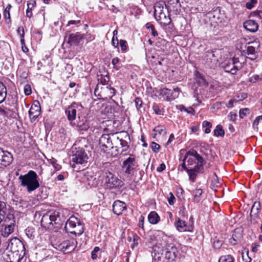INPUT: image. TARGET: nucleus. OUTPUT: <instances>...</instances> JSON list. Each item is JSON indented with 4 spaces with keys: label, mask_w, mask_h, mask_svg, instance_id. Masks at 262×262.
Instances as JSON below:
<instances>
[{
    "label": "nucleus",
    "mask_w": 262,
    "mask_h": 262,
    "mask_svg": "<svg viewBox=\"0 0 262 262\" xmlns=\"http://www.w3.org/2000/svg\"><path fill=\"white\" fill-rule=\"evenodd\" d=\"M11 8V6L10 5H8L4 11V16L6 20L8 19V21L7 23L10 22V9Z\"/></svg>",
    "instance_id": "50"
},
{
    "label": "nucleus",
    "mask_w": 262,
    "mask_h": 262,
    "mask_svg": "<svg viewBox=\"0 0 262 262\" xmlns=\"http://www.w3.org/2000/svg\"><path fill=\"white\" fill-rule=\"evenodd\" d=\"M115 136L113 134H103L99 139V144L101 150L104 152L115 148L114 138Z\"/></svg>",
    "instance_id": "10"
},
{
    "label": "nucleus",
    "mask_w": 262,
    "mask_h": 262,
    "mask_svg": "<svg viewBox=\"0 0 262 262\" xmlns=\"http://www.w3.org/2000/svg\"><path fill=\"white\" fill-rule=\"evenodd\" d=\"M52 223L49 213H47L42 216L40 222L41 226L42 227L50 229L53 226Z\"/></svg>",
    "instance_id": "30"
},
{
    "label": "nucleus",
    "mask_w": 262,
    "mask_h": 262,
    "mask_svg": "<svg viewBox=\"0 0 262 262\" xmlns=\"http://www.w3.org/2000/svg\"><path fill=\"white\" fill-rule=\"evenodd\" d=\"M120 61V59L118 57L114 58L112 60V63L114 66V68L116 70H119L120 69V66L117 65Z\"/></svg>",
    "instance_id": "57"
},
{
    "label": "nucleus",
    "mask_w": 262,
    "mask_h": 262,
    "mask_svg": "<svg viewBox=\"0 0 262 262\" xmlns=\"http://www.w3.org/2000/svg\"><path fill=\"white\" fill-rule=\"evenodd\" d=\"M160 216L155 211L150 212L148 215V220L151 224H157L160 221Z\"/></svg>",
    "instance_id": "31"
},
{
    "label": "nucleus",
    "mask_w": 262,
    "mask_h": 262,
    "mask_svg": "<svg viewBox=\"0 0 262 262\" xmlns=\"http://www.w3.org/2000/svg\"><path fill=\"white\" fill-rule=\"evenodd\" d=\"M7 95V88L5 84L0 81V104L6 99Z\"/></svg>",
    "instance_id": "33"
},
{
    "label": "nucleus",
    "mask_w": 262,
    "mask_h": 262,
    "mask_svg": "<svg viewBox=\"0 0 262 262\" xmlns=\"http://www.w3.org/2000/svg\"><path fill=\"white\" fill-rule=\"evenodd\" d=\"M80 223V221L77 217L71 216L65 225V230L67 232L70 233V231H72V229L76 227L77 225Z\"/></svg>",
    "instance_id": "23"
},
{
    "label": "nucleus",
    "mask_w": 262,
    "mask_h": 262,
    "mask_svg": "<svg viewBox=\"0 0 262 262\" xmlns=\"http://www.w3.org/2000/svg\"><path fill=\"white\" fill-rule=\"evenodd\" d=\"M262 80V73L260 75H254L249 78V81L251 83H255Z\"/></svg>",
    "instance_id": "46"
},
{
    "label": "nucleus",
    "mask_w": 262,
    "mask_h": 262,
    "mask_svg": "<svg viewBox=\"0 0 262 262\" xmlns=\"http://www.w3.org/2000/svg\"><path fill=\"white\" fill-rule=\"evenodd\" d=\"M188 156H192L196 157V160L198 162H204V159H203V157L201 156H200L195 150H194L193 149H190L189 151H188L186 153V154L184 156V158L183 159V163L181 165L182 168L183 169L186 170V171L189 169L186 167V163H185V161L187 159Z\"/></svg>",
    "instance_id": "15"
},
{
    "label": "nucleus",
    "mask_w": 262,
    "mask_h": 262,
    "mask_svg": "<svg viewBox=\"0 0 262 262\" xmlns=\"http://www.w3.org/2000/svg\"><path fill=\"white\" fill-rule=\"evenodd\" d=\"M213 133L214 135L217 137H224L225 135V132L221 125H217L214 130Z\"/></svg>",
    "instance_id": "38"
},
{
    "label": "nucleus",
    "mask_w": 262,
    "mask_h": 262,
    "mask_svg": "<svg viewBox=\"0 0 262 262\" xmlns=\"http://www.w3.org/2000/svg\"><path fill=\"white\" fill-rule=\"evenodd\" d=\"M244 27L251 32H256L258 28V24L253 20H248L244 23Z\"/></svg>",
    "instance_id": "28"
},
{
    "label": "nucleus",
    "mask_w": 262,
    "mask_h": 262,
    "mask_svg": "<svg viewBox=\"0 0 262 262\" xmlns=\"http://www.w3.org/2000/svg\"><path fill=\"white\" fill-rule=\"evenodd\" d=\"M164 8L166 9V3L164 1L160 0L156 2L154 4V16L164 12Z\"/></svg>",
    "instance_id": "29"
},
{
    "label": "nucleus",
    "mask_w": 262,
    "mask_h": 262,
    "mask_svg": "<svg viewBox=\"0 0 262 262\" xmlns=\"http://www.w3.org/2000/svg\"><path fill=\"white\" fill-rule=\"evenodd\" d=\"M76 243V241L73 238L66 240L57 245L56 248L65 253H69L75 249Z\"/></svg>",
    "instance_id": "11"
},
{
    "label": "nucleus",
    "mask_w": 262,
    "mask_h": 262,
    "mask_svg": "<svg viewBox=\"0 0 262 262\" xmlns=\"http://www.w3.org/2000/svg\"><path fill=\"white\" fill-rule=\"evenodd\" d=\"M150 147L152 150L155 153H157L158 152H159L160 148V146L155 142H152L151 143Z\"/></svg>",
    "instance_id": "58"
},
{
    "label": "nucleus",
    "mask_w": 262,
    "mask_h": 262,
    "mask_svg": "<svg viewBox=\"0 0 262 262\" xmlns=\"http://www.w3.org/2000/svg\"><path fill=\"white\" fill-rule=\"evenodd\" d=\"M100 251L99 247H95L91 252V258L93 260H96L97 258V253Z\"/></svg>",
    "instance_id": "55"
},
{
    "label": "nucleus",
    "mask_w": 262,
    "mask_h": 262,
    "mask_svg": "<svg viewBox=\"0 0 262 262\" xmlns=\"http://www.w3.org/2000/svg\"><path fill=\"white\" fill-rule=\"evenodd\" d=\"M126 209V204L124 202L116 200L113 203V212L117 215L121 214L123 210Z\"/></svg>",
    "instance_id": "18"
},
{
    "label": "nucleus",
    "mask_w": 262,
    "mask_h": 262,
    "mask_svg": "<svg viewBox=\"0 0 262 262\" xmlns=\"http://www.w3.org/2000/svg\"><path fill=\"white\" fill-rule=\"evenodd\" d=\"M36 1L35 0H31L27 3L28 8L26 10V16L31 18L32 16V10L36 6Z\"/></svg>",
    "instance_id": "34"
},
{
    "label": "nucleus",
    "mask_w": 262,
    "mask_h": 262,
    "mask_svg": "<svg viewBox=\"0 0 262 262\" xmlns=\"http://www.w3.org/2000/svg\"><path fill=\"white\" fill-rule=\"evenodd\" d=\"M195 160H197L196 157L188 156L186 161L187 162V165L191 166L195 163Z\"/></svg>",
    "instance_id": "51"
},
{
    "label": "nucleus",
    "mask_w": 262,
    "mask_h": 262,
    "mask_svg": "<svg viewBox=\"0 0 262 262\" xmlns=\"http://www.w3.org/2000/svg\"><path fill=\"white\" fill-rule=\"evenodd\" d=\"M77 126L80 130L86 131L90 127V123L85 117L81 116L77 121Z\"/></svg>",
    "instance_id": "26"
},
{
    "label": "nucleus",
    "mask_w": 262,
    "mask_h": 262,
    "mask_svg": "<svg viewBox=\"0 0 262 262\" xmlns=\"http://www.w3.org/2000/svg\"><path fill=\"white\" fill-rule=\"evenodd\" d=\"M49 162L53 165L56 170H59L61 168V165L57 163V160L55 159L52 158L50 159Z\"/></svg>",
    "instance_id": "49"
},
{
    "label": "nucleus",
    "mask_w": 262,
    "mask_h": 262,
    "mask_svg": "<svg viewBox=\"0 0 262 262\" xmlns=\"http://www.w3.org/2000/svg\"><path fill=\"white\" fill-rule=\"evenodd\" d=\"M104 181L106 187L110 189H119L123 185V182L109 171L104 173Z\"/></svg>",
    "instance_id": "7"
},
{
    "label": "nucleus",
    "mask_w": 262,
    "mask_h": 262,
    "mask_svg": "<svg viewBox=\"0 0 262 262\" xmlns=\"http://www.w3.org/2000/svg\"><path fill=\"white\" fill-rule=\"evenodd\" d=\"M257 3V0H250L246 4V7L248 9H251Z\"/></svg>",
    "instance_id": "60"
},
{
    "label": "nucleus",
    "mask_w": 262,
    "mask_h": 262,
    "mask_svg": "<svg viewBox=\"0 0 262 262\" xmlns=\"http://www.w3.org/2000/svg\"><path fill=\"white\" fill-rule=\"evenodd\" d=\"M11 113V111L10 109L0 106V115L2 116L3 117H8L9 116H10Z\"/></svg>",
    "instance_id": "43"
},
{
    "label": "nucleus",
    "mask_w": 262,
    "mask_h": 262,
    "mask_svg": "<svg viewBox=\"0 0 262 262\" xmlns=\"http://www.w3.org/2000/svg\"><path fill=\"white\" fill-rule=\"evenodd\" d=\"M8 248L18 256V261L23 259L26 254L25 245L23 242L17 237L13 238L9 242Z\"/></svg>",
    "instance_id": "5"
},
{
    "label": "nucleus",
    "mask_w": 262,
    "mask_h": 262,
    "mask_svg": "<svg viewBox=\"0 0 262 262\" xmlns=\"http://www.w3.org/2000/svg\"><path fill=\"white\" fill-rule=\"evenodd\" d=\"M83 38V35L79 32L71 33L68 36V43L70 46L78 45Z\"/></svg>",
    "instance_id": "17"
},
{
    "label": "nucleus",
    "mask_w": 262,
    "mask_h": 262,
    "mask_svg": "<svg viewBox=\"0 0 262 262\" xmlns=\"http://www.w3.org/2000/svg\"><path fill=\"white\" fill-rule=\"evenodd\" d=\"M145 27L148 29L151 30V33L154 36L158 35V32L156 30L154 26L151 23H147L145 25Z\"/></svg>",
    "instance_id": "45"
},
{
    "label": "nucleus",
    "mask_w": 262,
    "mask_h": 262,
    "mask_svg": "<svg viewBox=\"0 0 262 262\" xmlns=\"http://www.w3.org/2000/svg\"><path fill=\"white\" fill-rule=\"evenodd\" d=\"M159 95L163 98L164 100L169 101L172 98H175L178 97V95H173L171 90L164 88L160 89L159 92Z\"/></svg>",
    "instance_id": "22"
},
{
    "label": "nucleus",
    "mask_w": 262,
    "mask_h": 262,
    "mask_svg": "<svg viewBox=\"0 0 262 262\" xmlns=\"http://www.w3.org/2000/svg\"><path fill=\"white\" fill-rule=\"evenodd\" d=\"M156 19L161 24L164 26H168L171 23V19L170 18L169 13H167L166 10L165 12L159 14L157 16L155 17Z\"/></svg>",
    "instance_id": "19"
},
{
    "label": "nucleus",
    "mask_w": 262,
    "mask_h": 262,
    "mask_svg": "<svg viewBox=\"0 0 262 262\" xmlns=\"http://www.w3.org/2000/svg\"><path fill=\"white\" fill-rule=\"evenodd\" d=\"M259 247H260V245L259 243H255L252 246V248H251L252 252H253L254 253L256 252L258 250Z\"/></svg>",
    "instance_id": "63"
},
{
    "label": "nucleus",
    "mask_w": 262,
    "mask_h": 262,
    "mask_svg": "<svg viewBox=\"0 0 262 262\" xmlns=\"http://www.w3.org/2000/svg\"><path fill=\"white\" fill-rule=\"evenodd\" d=\"M0 156V168H5L9 166L13 161L12 155L7 150H4Z\"/></svg>",
    "instance_id": "14"
},
{
    "label": "nucleus",
    "mask_w": 262,
    "mask_h": 262,
    "mask_svg": "<svg viewBox=\"0 0 262 262\" xmlns=\"http://www.w3.org/2000/svg\"><path fill=\"white\" fill-rule=\"evenodd\" d=\"M24 92L26 95L29 96L32 93L31 86L29 84H26L24 86Z\"/></svg>",
    "instance_id": "61"
},
{
    "label": "nucleus",
    "mask_w": 262,
    "mask_h": 262,
    "mask_svg": "<svg viewBox=\"0 0 262 262\" xmlns=\"http://www.w3.org/2000/svg\"><path fill=\"white\" fill-rule=\"evenodd\" d=\"M121 50L122 52H125L127 51V41L125 40L121 39L119 41V43Z\"/></svg>",
    "instance_id": "53"
},
{
    "label": "nucleus",
    "mask_w": 262,
    "mask_h": 262,
    "mask_svg": "<svg viewBox=\"0 0 262 262\" xmlns=\"http://www.w3.org/2000/svg\"><path fill=\"white\" fill-rule=\"evenodd\" d=\"M219 262H234V258L231 255H226L220 257Z\"/></svg>",
    "instance_id": "41"
},
{
    "label": "nucleus",
    "mask_w": 262,
    "mask_h": 262,
    "mask_svg": "<svg viewBox=\"0 0 262 262\" xmlns=\"http://www.w3.org/2000/svg\"><path fill=\"white\" fill-rule=\"evenodd\" d=\"M7 209L4 202L0 201V223L5 219Z\"/></svg>",
    "instance_id": "35"
},
{
    "label": "nucleus",
    "mask_w": 262,
    "mask_h": 262,
    "mask_svg": "<svg viewBox=\"0 0 262 262\" xmlns=\"http://www.w3.org/2000/svg\"><path fill=\"white\" fill-rule=\"evenodd\" d=\"M238 100L236 98H233L229 101L228 103L226 104V106L228 108H232L233 106L234 102H237Z\"/></svg>",
    "instance_id": "64"
},
{
    "label": "nucleus",
    "mask_w": 262,
    "mask_h": 262,
    "mask_svg": "<svg viewBox=\"0 0 262 262\" xmlns=\"http://www.w3.org/2000/svg\"><path fill=\"white\" fill-rule=\"evenodd\" d=\"M98 80L100 81L103 86L108 85L107 84L110 80V77L107 74L98 75Z\"/></svg>",
    "instance_id": "37"
},
{
    "label": "nucleus",
    "mask_w": 262,
    "mask_h": 262,
    "mask_svg": "<svg viewBox=\"0 0 262 262\" xmlns=\"http://www.w3.org/2000/svg\"><path fill=\"white\" fill-rule=\"evenodd\" d=\"M250 110L248 108H242L239 110V115L241 118H243L248 114H249Z\"/></svg>",
    "instance_id": "56"
},
{
    "label": "nucleus",
    "mask_w": 262,
    "mask_h": 262,
    "mask_svg": "<svg viewBox=\"0 0 262 262\" xmlns=\"http://www.w3.org/2000/svg\"><path fill=\"white\" fill-rule=\"evenodd\" d=\"M7 100L9 102V104L13 105L15 104L17 101V96L16 95L13 94L12 95L9 94L7 97Z\"/></svg>",
    "instance_id": "40"
},
{
    "label": "nucleus",
    "mask_w": 262,
    "mask_h": 262,
    "mask_svg": "<svg viewBox=\"0 0 262 262\" xmlns=\"http://www.w3.org/2000/svg\"><path fill=\"white\" fill-rule=\"evenodd\" d=\"M71 164L73 168H76L77 165L85 166L88 163L89 156L86 151L81 147H73L72 148Z\"/></svg>",
    "instance_id": "3"
},
{
    "label": "nucleus",
    "mask_w": 262,
    "mask_h": 262,
    "mask_svg": "<svg viewBox=\"0 0 262 262\" xmlns=\"http://www.w3.org/2000/svg\"><path fill=\"white\" fill-rule=\"evenodd\" d=\"M156 19L161 24L164 26H168L171 23V19L170 18L169 13H167L166 10L165 12L159 14L157 16L155 17Z\"/></svg>",
    "instance_id": "20"
},
{
    "label": "nucleus",
    "mask_w": 262,
    "mask_h": 262,
    "mask_svg": "<svg viewBox=\"0 0 262 262\" xmlns=\"http://www.w3.org/2000/svg\"><path fill=\"white\" fill-rule=\"evenodd\" d=\"M181 4L179 0H168L166 4V9L167 13L172 12L178 14L181 11Z\"/></svg>",
    "instance_id": "13"
},
{
    "label": "nucleus",
    "mask_w": 262,
    "mask_h": 262,
    "mask_svg": "<svg viewBox=\"0 0 262 262\" xmlns=\"http://www.w3.org/2000/svg\"><path fill=\"white\" fill-rule=\"evenodd\" d=\"M222 67L226 72L234 74L242 67V64L238 58L233 57L225 60L222 63Z\"/></svg>",
    "instance_id": "8"
},
{
    "label": "nucleus",
    "mask_w": 262,
    "mask_h": 262,
    "mask_svg": "<svg viewBox=\"0 0 262 262\" xmlns=\"http://www.w3.org/2000/svg\"><path fill=\"white\" fill-rule=\"evenodd\" d=\"M258 47L256 48L254 46H248L247 47V58L251 60H255L258 56Z\"/></svg>",
    "instance_id": "24"
},
{
    "label": "nucleus",
    "mask_w": 262,
    "mask_h": 262,
    "mask_svg": "<svg viewBox=\"0 0 262 262\" xmlns=\"http://www.w3.org/2000/svg\"><path fill=\"white\" fill-rule=\"evenodd\" d=\"M115 144V148H118V146L120 145L121 147L124 148L122 151H126L128 148V143L125 140L122 139L121 136H115L114 138V143Z\"/></svg>",
    "instance_id": "27"
},
{
    "label": "nucleus",
    "mask_w": 262,
    "mask_h": 262,
    "mask_svg": "<svg viewBox=\"0 0 262 262\" xmlns=\"http://www.w3.org/2000/svg\"><path fill=\"white\" fill-rule=\"evenodd\" d=\"M84 110V107L80 103L73 102L66 110L65 113L67 116L68 119L72 122L76 119V117L78 119L80 118L82 116V112Z\"/></svg>",
    "instance_id": "6"
},
{
    "label": "nucleus",
    "mask_w": 262,
    "mask_h": 262,
    "mask_svg": "<svg viewBox=\"0 0 262 262\" xmlns=\"http://www.w3.org/2000/svg\"><path fill=\"white\" fill-rule=\"evenodd\" d=\"M175 201V198L172 192L169 193V197L168 198V203L172 205L174 204V202Z\"/></svg>",
    "instance_id": "62"
},
{
    "label": "nucleus",
    "mask_w": 262,
    "mask_h": 262,
    "mask_svg": "<svg viewBox=\"0 0 262 262\" xmlns=\"http://www.w3.org/2000/svg\"><path fill=\"white\" fill-rule=\"evenodd\" d=\"M203 162H198L196 165L192 168H189L187 172L189 176V179L192 182H194L198 174L199 173H203L204 167Z\"/></svg>",
    "instance_id": "12"
},
{
    "label": "nucleus",
    "mask_w": 262,
    "mask_h": 262,
    "mask_svg": "<svg viewBox=\"0 0 262 262\" xmlns=\"http://www.w3.org/2000/svg\"><path fill=\"white\" fill-rule=\"evenodd\" d=\"M223 245V241L218 238H215L213 241V246L215 249H219Z\"/></svg>",
    "instance_id": "52"
},
{
    "label": "nucleus",
    "mask_w": 262,
    "mask_h": 262,
    "mask_svg": "<svg viewBox=\"0 0 262 262\" xmlns=\"http://www.w3.org/2000/svg\"><path fill=\"white\" fill-rule=\"evenodd\" d=\"M50 216L51 222H53V225H60V219L59 216V213L56 211L53 212H48Z\"/></svg>",
    "instance_id": "32"
},
{
    "label": "nucleus",
    "mask_w": 262,
    "mask_h": 262,
    "mask_svg": "<svg viewBox=\"0 0 262 262\" xmlns=\"http://www.w3.org/2000/svg\"><path fill=\"white\" fill-rule=\"evenodd\" d=\"M14 221L13 223H11L9 225H2L1 230V235L4 237L8 236L14 231Z\"/></svg>",
    "instance_id": "25"
},
{
    "label": "nucleus",
    "mask_w": 262,
    "mask_h": 262,
    "mask_svg": "<svg viewBox=\"0 0 262 262\" xmlns=\"http://www.w3.org/2000/svg\"><path fill=\"white\" fill-rule=\"evenodd\" d=\"M202 126L203 127L205 128L204 132L206 134H209L210 133V128L212 126V124L210 122L207 121H203L202 123Z\"/></svg>",
    "instance_id": "48"
},
{
    "label": "nucleus",
    "mask_w": 262,
    "mask_h": 262,
    "mask_svg": "<svg viewBox=\"0 0 262 262\" xmlns=\"http://www.w3.org/2000/svg\"><path fill=\"white\" fill-rule=\"evenodd\" d=\"M74 230L70 231V233L76 235H80L83 232V225L81 223H78L76 227H75Z\"/></svg>",
    "instance_id": "36"
},
{
    "label": "nucleus",
    "mask_w": 262,
    "mask_h": 262,
    "mask_svg": "<svg viewBox=\"0 0 262 262\" xmlns=\"http://www.w3.org/2000/svg\"><path fill=\"white\" fill-rule=\"evenodd\" d=\"M37 103L38 104L32 105L29 111V115L31 122L35 121L40 114V106L38 101Z\"/></svg>",
    "instance_id": "16"
},
{
    "label": "nucleus",
    "mask_w": 262,
    "mask_h": 262,
    "mask_svg": "<svg viewBox=\"0 0 262 262\" xmlns=\"http://www.w3.org/2000/svg\"><path fill=\"white\" fill-rule=\"evenodd\" d=\"M164 252L165 258L169 262H171L176 259L178 255V250L173 243L167 244L164 249L158 246H155L154 247L152 256L154 257L156 260H159Z\"/></svg>",
    "instance_id": "1"
},
{
    "label": "nucleus",
    "mask_w": 262,
    "mask_h": 262,
    "mask_svg": "<svg viewBox=\"0 0 262 262\" xmlns=\"http://www.w3.org/2000/svg\"><path fill=\"white\" fill-rule=\"evenodd\" d=\"M175 226L177 230L181 232H192L193 229V226L191 225L190 226H187L186 222L179 218L178 219V221L176 222Z\"/></svg>",
    "instance_id": "21"
},
{
    "label": "nucleus",
    "mask_w": 262,
    "mask_h": 262,
    "mask_svg": "<svg viewBox=\"0 0 262 262\" xmlns=\"http://www.w3.org/2000/svg\"><path fill=\"white\" fill-rule=\"evenodd\" d=\"M116 90L111 87L110 85L102 86L98 84L94 91V95L99 99L106 101L111 99L115 94Z\"/></svg>",
    "instance_id": "4"
},
{
    "label": "nucleus",
    "mask_w": 262,
    "mask_h": 262,
    "mask_svg": "<svg viewBox=\"0 0 262 262\" xmlns=\"http://www.w3.org/2000/svg\"><path fill=\"white\" fill-rule=\"evenodd\" d=\"M18 179L20 181V185L26 187L29 193L35 190L40 186L38 176L33 170H30L27 173L20 175Z\"/></svg>",
    "instance_id": "2"
},
{
    "label": "nucleus",
    "mask_w": 262,
    "mask_h": 262,
    "mask_svg": "<svg viewBox=\"0 0 262 262\" xmlns=\"http://www.w3.org/2000/svg\"><path fill=\"white\" fill-rule=\"evenodd\" d=\"M152 110L156 114L158 115H163L164 111L163 109H160L159 106L156 103H154L152 106Z\"/></svg>",
    "instance_id": "47"
},
{
    "label": "nucleus",
    "mask_w": 262,
    "mask_h": 262,
    "mask_svg": "<svg viewBox=\"0 0 262 262\" xmlns=\"http://www.w3.org/2000/svg\"><path fill=\"white\" fill-rule=\"evenodd\" d=\"M154 131L156 133L155 134V136L157 135V134L162 135H164L166 134V128L162 125L156 126L154 129Z\"/></svg>",
    "instance_id": "39"
},
{
    "label": "nucleus",
    "mask_w": 262,
    "mask_h": 262,
    "mask_svg": "<svg viewBox=\"0 0 262 262\" xmlns=\"http://www.w3.org/2000/svg\"><path fill=\"white\" fill-rule=\"evenodd\" d=\"M138 166V162L133 155H130L123 162L122 165L123 172L127 176L134 174Z\"/></svg>",
    "instance_id": "9"
},
{
    "label": "nucleus",
    "mask_w": 262,
    "mask_h": 262,
    "mask_svg": "<svg viewBox=\"0 0 262 262\" xmlns=\"http://www.w3.org/2000/svg\"><path fill=\"white\" fill-rule=\"evenodd\" d=\"M214 57V54L212 51H207L205 54V58L208 62H211L213 60L215 61Z\"/></svg>",
    "instance_id": "42"
},
{
    "label": "nucleus",
    "mask_w": 262,
    "mask_h": 262,
    "mask_svg": "<svg viewBox=\"0 0 262 262\" xmlns=\"http://www.w3.org/2000/svg\"><path fill=\"white\" fill-rule=\"evenodd\" d=\"M135 103L137 109L139 110L142 106V100L140 98L137 97L135 99Z\"/></svg>",
    "instance_id": "59"
},
{
    "label": "nucleus",
    "mask_w": 262,
    "mask_h": 262,
    "mask_svg": "<svg viewBox=\"0 0 262 262\" xmlns=\"http://www.w3.org/2000/svg\"><path fill=\"white\" fill-rule=\"evenodd\" d=\"M202 190L201 189H198L194 191V198L196 201H200V197L202 194Z\"/></svg>",
    "instance_id": "54"
},
{
    "label": "nucleus",
    "mask_w": 262,
    "mask_h": 262,
    "mask_svg": "<svg viewBox=\"0 0 262 262\" xmlns=\"http://www.w3.org/2000/svg\"><path fill=\"white\" fill-rule=\"evenodd\" d=\"M260 205L259 202H255L252 205L251 210V214L253 213L254 214H257L260 210Z\"/></svg>",
    "instance_id": "44"
}]
</instances>
